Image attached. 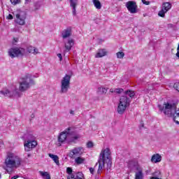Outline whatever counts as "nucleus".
Here are the masks:
<instances>
[{"instance_id": "25", "label": "nucleus", "mask_w": 179, "mask_h": 179, "mask_svg": "<svg viewBox=\"0 0 179 179\" xmlns=\"http://www.w3.org/2000/svg\"><path fill=\"white\" fill-rule=\"evenodd\" d=\"M83 162H85V158H82L80 157H77L75 159V162L76 163V164H82V163H83Z\"/></svg>"}, {"instance_id": "45", "label": "nucleus", "mask_w": 179, "mask_h": 179, "mask_svg": "<svg viewBox=\"0 0 179 179\" xmlns=\"http://www.w3.org/2000/svg\"><path fill=\"white\" fill-rule=\"evenodd\" d=\"M70 114H72V115H73V114H75V111L71 110V111H70Z\"/></svg>"}, {"instance_id": "5", "label": "nucleus", "mask_w": 179, "mask_h": 179, "mask_svg": "<svg viewBox=\"0 0 179 179\" xmlns=\"http://www.w3.org/2000/svg\"><path fill=\"white\" fill-rule=\"evenodd\" d=\"M35 85L34 80L31 79V76L30 74L26 75L21 79L20 82V92H26L28 89H30L31 86Z\"/></svg>"}, {"instance_id": "28", "label": "nucleus", "mask_w": 179, "mask_h": 179, "mask_svg": "<svg viewBox=\"0 0 179 179\" xmlns=\"http://www.w3.org/2000/svg\"><path fill=\"white\" fill-rule=\"evenodd\" d=\"M133 170H136V171H137V173H140V171H143L142 168H141L138 164H134Z\"/></svg>"}, {"instance_id": "18", "label": "nucleus", "mask_w": 179, "mask_h": 179, "mask_svg": "<svg viewBox=\"0 0 179 179\" xmlns=\"http://www.w3.org/2000/svg\"><path fill=\"white\" fill-rule=\"evenodd\" d=\"M78 5V0H70V6L73 8V15L76 16V6Z\"/></svg>"}, {"instance_id": "31", "label": "nucleus", "mask_w": 179, "mask_h": 179, "mask_svg": "<svg viewBox=\"0 0 179 179\" xmlns=\"http://www.w3.org/2000/svg\"><path fill=\"white\" fill-rule=\"evenodd\" d=\"M98 90L100 92V94H106V93H107V88L101 87L98 88Z\"/></svg>"}, {"instance_id": "16", "label": "nucleus", "mask_w": 179, "mask_h": 179, "mask_svg": "<svg viewBox=\"0 0 179 179\" xmlns=\"http://www.w3.org/2000/svg\"><path fill=\"white\" fill-rule=\"evenodd\" d=\"M72 36V28L68 27L66 29L63 30L62 32V37L63 40L68 38Z\"/></svg>"}, {"instance_id": "30", "label": "nucleus", "mask_w": 179, "mask_h": 179, "mask_svg": "<svg viewBox=\"0 0 179 179\" xmlns=\"http://www.w3.org/2000/svg\"><path fill=\"white\" fill-rule=\"evenodd\" d=\"M125 94H127V96H129L131 98L134 97V96H135V92L132 91V90H127L125 91Z\"/></svg>"}, {"instance_id": "33", "label": "nucleus", "mask_w": 179, "mask_h": 179, "mask_svg": "<svg viewBox=\"0 0 179 179\" xmlns=\"http://www.w3.org/2000/svg\"><path fill=\"white\" fill-rule=\"evenodd\" d=\"M124 92V90L122 88H116L115 89V93H117V94H121Z\"/></svg>"}, {"instance_id": "37", "label": "nucleus", "mask_w": 179, "mask_h": 179, "mask_svg": "<svg viewBox=\"0 0 179 179\" xmlns=\"http://www.w3.org/2000/svg\"><path fill=\"white\" fill-rule=\"evenodd\" d=\"M144 5H150V1H145V0H141Z\"/></svg>"}, {"instance_id": "35", "label": "nucleus", "mask_w": 179, "mask_h": 179, "mask_svg": "<svg viewBox=\"0 0 179 179\" xmlns=\"http://www.w3.org/2000/svg\"><path fill=\"white\" fill-rule=\"evenodd\" d=\"M13 5H17V3H20V0H10Z\"/></svg>"}, {"instance_id": "7", "label": "nucleus", "mask_w": 179, "mask_h": 179, "mask_svg": "<svg viewBox=\"0 0 179 179\" xmlns=\"http://www.w3.org/2000/svg\"><path fill=\"white\" fill-rule=\"evenodd\" d=\"M8 55L10 58H23L27 55L26 49L22 48H13L9 49Z\"/></svg>"}, {"instance_id": "46", "label": "nucleus", "mask_w": 179, "mask_h": 179, "mask_svg": "<svg viewBox=\"0 0 179 179\" xmlns=\"http://www.w3.org/2000/svg\"><path fill=\"white\" fill-rule=\"evenodd\" d=\"M0 145H3V141H0Z\"/></svg>"}, {"instance_id": "32", "label": "nucleus", "mask_w": 179, "mask_h": 179, "mask_svg": "<svg viewBox=\"0 0 179 179\" xmlns=\"http://www.w3.org/2000/svg\"><path fill=\"white\" fill-rule=\"evenodd\" d=\"M116 55H117V58L121 59L124 58V57L125 56V53H124V52H118L116 53Z\"/></svg>"}, {"instance_id": "21", "label": "nucleus", "mask_w": 179, "mask_h": 179, "mask_svg": "<svg viewBox=\"0 0 179 179\" xmlns=\"http://www.w3.org/2000/svg\"><path fill=\"white\" fill-rule=\"evenodd\" d=\"M49 157H50V159H52L55 163L57 165L59 166V157H58V155H55L54 154H48Z\"/></svg>"}, {"instance_id": "48", "label": "nucleus", "mask_w": 179, "mask_h": 179, "mask_svg": "<svg viewBox=\"0 0 179 179\" xmlns=\"http://www.w3.org/2000/svg\"><path fill=\"white\" fill-rule=\"evenodd\" d=\"M170 26H171V24H169V27H170Z\"/></svg>"}, {"instance_id": "12", "label": "nucleus", "mask_w": 179, "mask_h": 179, "mask_svg": "<svg viewBox=\"0 0 179 179\" xmlns=\"http://www.w3.org/2000/svg\"><path fill=\"white\" fill-rule=\"evenodd\" d=\"M82 155H83V148L78 147L73 149L69 156L71 159H76V157H79V156H82Z\"/></svg>"}, {"instance_id": "47", "label": "nucleus", "mask_w": 179, "mask_h": 179, "mask_svg": "<svg viewBox=\"0 0 179 179\" xmlns=\"http://www.w3.org/2000/svg\"><path fill=\"white\" fill-rule=\"evenodd\" d=\"M28 157H30V154H29V155H28Z\"/></svg>"}, {"instance_id": "13", "label": "nucleus", "mask_w": 179, "mask_h": 179, "mask_svg": "<svg viewBox=\"0 0 179 179\" xmlns=\"http://www.w3.org/2000/svg\"><path fill=\"white\" fill-rule=\"evenodd\" d=\"M126 8H127L130 13H136V9H138V6L136 5V2L134 1H129L126 3Z\"/></svg>"}, {"instance_id": "49", "label": "nucleus", "mask_w": 179, "mask_h": 179, "mask_svg": "<svg viewBox=\"0 0 179 179\" xmlns=\"http://www.w3.org/2000/svg\"><path fill=\"white\" fill-rule=\"evenodd\" d=\"M31 117H34V115H32V116Z\"/></svg>"}, {"instance_id": "38", "label": "nucleus", "mask_w": 179, "mask_h": 179, "mask_svg": "<svg viewBox=\"0 0 179 179\" xmlns=\"http://www.w3.org/2000/svg\"><path fill=\"white\" fill-rule=\"evenodd\" d=\"M7 19L12 20V19H13V15H12V14H9L7 17Z\"/></svg>"}, {"instance_id": "2", "label": "nucleus", "mask_w": 179, "mask_h": 179, "mask_svg": "<svg viewBox=\"0 0 179 179\" xmlns=\"http://www.w3.org/2000/svg\"><path fill=\"white\" fill-rule=\"evenodd\" d=\"M107 164V171H108V170H111L113 162H111V152L110 151V148H106L101 150L98 162H96L94 166L95 168L99 164V168L97 170V174L99 176L101 174V171H103L104 164Z\"/></svg>"}, {"instance_id": "52", "label": "nucleus", "mask_w": 179, "mask_h": 179, "mask_svg": "<svg viewBox=\"0 0 179 179\" xmlns=\"http://www.w3.org/2000/svg\"><path fill=\"white\" fill-rule=\"evenodd\" d=\"M59 1H62V0H59Z\"/></svg>"}, {"instance_id": "24", "label": "nucleus", "mask_w": 179, "mask_h": 179, "mask_svg": "<svg viewBox=\"0 0 179 179\" xmlns=\"http://www.w3.org/2000/svg\"><path fill=\"white\" fill-rule=\"evenodd\" d=\"M39 173L41 176H43V178L51 179V176H50V173H48V172L39 171Z\"/></svg>"}, {"instance_id": "23", "label": "nucleus", "mask_w": 179, "mask_h": 179, "mask_svg": "<svg viewBox=\"0 0 179 179\" xmlns=\"http://www.w3.org/2000/svg\"><path fill=\"white\" fill-rule=\"evenodd\" d=\"M94 6H95L96 9H101V3L99 0H92Z\"/></svg>"}, {"instance_id": "43", "label": "nucleus", "mask_w": 179, "mask_h": 179, "mask_svg": "<svg viewBox=\"0 0 179 179\" xmlns=\"http://www.w3.org/2000/svg\"><path fill=\"white\" fill-rule=\"evenodd\" d=\"M150 179H162V178H157V177H151Z\"/></svg>"}, {"instance_id": "40", "label": "nucleus", "mask_w": 179, "mask_h": 179, "mask_svg": "<svg viewBox=\"0 0 179 179\" xmlns=\"http://www.w3.org/2000/svg\"><path fill=\"white\" fill-rule=\"evenodd\" d=\"M57 57L59 58L60 61H62V55L59 53L57 54Z\"/></svg>"}, {"instance_id": "29", "label": "nucleus", "mask_w": 179, "mask_h": 179, "mask_svg": "<svg viewBox=\"0 0 179 179\" xmlns=\"http://www.w3.org/2000/svg\"><path fill=\"white\" fill-rule=\"evenodd\" d=\"M152 177H157V178H162V172L160 171H156L152 173Z\"/></svg>"}, {"instance_id": "34", "label": "nucleus", "mask_w": 179, "mask_h": 179, "mask_svg": "<svg viewBox=\"0 0 179 179\" xmlns=\"http://www.w3.org/2000/svg\"><path fill=\"white\" fill-rule=\"evenodd\" d=\"M93 146H94L93 142L89 141L88 143H87V148H88L89 149L93 148Z\"/></svg>"}, {"instance_id": "26", "label": "nucleus", "mask_w": 179, "mask_h": 179, "mask_svg": "<svg viewBox=\"0 0 179 179\" xmlns=\"http://www.w3.org/2000/svg\"><path fill=\"white\" fill-rule=\"evenodd\" d=\"M135 179H143V172H136Z\"/></svg>"}, {"instance_id": "20", "label": "nucleus", "mask_w": 179, "mask_h": 179, "mask_svg": "<svg viewBox=\"0 0 179 179\" xmlns=\"http://www.w3.org/2000/svg\"><path fill=\"white\" fill-rule=\"evenodd\" d=\"M105 55H107V51H106V49H100L95 55V58H103Z\"/></svg>"}, {"instance_id": "42", "label": "nucleus", "mask_w": 179, "mask_h": 179, "mask_svg": "<svg viewBox=\"0 0 179 179\" xmlns=\"http://www.w3.org/2000/svg\"><path fill=\"white\" fill-rule=\"evenodd\" d=\"M18 178H19V176H15L12 177L11 179H17Z\"/></svg>"}, {"instance_id": "39", "label": "nucleus", "mask_w": 179, "mask_h": 179, "mask_svg": "<svg viewBox=\"0 0 179 179\" xmlns=\"http://www.w3.org/2000/svg\"><path fill=\"white\" fill-rule=\"evenodd\" d=\"M90 173L94 174V168H90Z\"/></svg>"}, {"instance_id": "11", "label": "nucleus", "mask_w": 179, "mask_h": 179, "mask_svg": "<svg viewBox=\"0 0 179 179\" xmlns=\"http://www.w3.org/2000/svg\"><path fill=\"white\" fill-rule=\"evenodd\" d=\"M67 174L69 176L67 177V179H84L85 176L82 172H73L72 173V168L68 167L66 169Z\"/></svg>"}, {"instance_id": "4", "label": "nucleus", "mask_w": 179, "mask_h": 179, "mask_svg": "<svg viewBox=\"0 0 179 179\" xmlns=\"http://www.w3.org/2000/svg\"><path fill=\"white\" fill-rule=\"evenodd\" d=\"M21 163L22 160L19 157L13 153H9L7 155L5 159L4 164L6 166H4L3 169L6 170L7 173H12V169H13V167H19Z\"/></svg>"}, {"instance_id": "36", "label": "nucleus", "mask_w": 179, "mask_h": 179, "mask_svg": "<svg viewBox=\"0 0 179 179\" xmlns=\"http://www.w3.org/2000/svg\"><path fill=\"white\" fill-rule=\"evenodd\" d=\"M173 87L174 89H176V90H177L178 92H179V83H176L173 85Z\"/></svg>"}, {"instance_id": "1", "label": "nucleus", "mask_w": 179, "mask_h": 179, "mask_svg": "<svg viewBox=\"0 0 179 179\" xmlns=\"http://www.w3.org/2000/svg\"><path fill=\"white\" fill-rule=\"evenodd\" d=\"M158 108L164 115L173 118L174 122L179 125V108L177 109L176 103L164 102L163 105H158Z\"/></svg>"}, {"instance_id": "9", "label": "nucleus", "mask_w": 179, "mask_h": 179, "mask_svg": "<svg viewBox=\"0 0 179 179\" xmlns=\"http://www.w3.org/2000/svg\"><path fill=\"white\" fill-rule=\"evenodd\" d=\"M24 137L28 139L27 143L24 144L25 150L26 152H30L31 149H34L37 146V142L34 141V138L31 134L25 135Z\"/></svg>"}, {"instance_id": "6", "label": "nucleus", "mask_w": 179, "mask_h": 179, "mask_svg": "<svg viewBox=\"0 0 179 179\" xmlns=\"http://www.w3.org/2000/svg\"><path fill=\"white\" fill-rule=\"evenodd\" d=\"M131 103V99L128 98L127 96H122L120 99V102L117 106V111L118 114H124L125 113V110H127V107H129V104Z\"/></svg>"}, {"instance_id": "44", "label": "nucleus", "mask_w": 179, "mask_h": 179, "mask_svg": "<svg viewBox=\"0 0 179 179\" xmlns=\"http://www.w3.org/2000/svg\"><path fill=\"white\" fill-rule=\"evenodd\" d=\"M176 57L179 58V50H177Z\"/></svg>"}, {"instance_id": "17", "label": "nucleus", "mask_w": 179, "mask_h": 179, "mask_svg": "<svg viewBox=\"0 0 179 179\" xmlns=\"http://www.w3.org/2000/svg\"><path fill=\"white\" fill-rule=\"evenodd\" d=\"M27 54H38V49L33 47V46H29L27 48V50H25Z\"/></svg>"}, {"instance_id": "41", "label": "nucleus", "mask_w": 179, "mask_h": 179, "mask_svg": "<svg viewBox=\"0 0 179 179\" xmlns=\"http://www.w3.org/2000/svg\"><path fill=\"white\" fill-rule=\"evenodd\" d=\"M110 93H115V89L111 88V89L110 90Z\"/></svg>"}, {"instance_id": "53", "label": "nucleus", "mask_w": 179, "mask_h": 179, "mask_svg": "<svg viewBox=\"0 0 179 179\" xmlns=\"http://www.w3.org/2000/svg\"><path fill=\"white\" fill-rule=\"evenodd\" d=\"M26 1H29V0H26Z\"/></svg>"}, {"instance_id": "3", "label": "nucleus", "mask_w": 179, "mask_h": 179, "mask_svg": "<svg viewBox=\"0 0 179 179\" xmlns=\"http://www.w3.org/2000/svg\"><path fill=\"white\" fill-rule=\"evenodd\" d=\"M79 138H80V135L76 133V131H75L73 127H69L66 129L64 131L60 133L58 136V141L60 143H64L66 139L70 143H75V142H76Z\"/></svg>"}, {"instance_id": "50", "label": "nucleus", "mask_w": 179, "mask_h": 179, "mask_svg": "<svg viewBox=\"0 0 179 179\" xmlns=\"http://www.w3.org/2000/svg\"><path fill=\"white\" fill-rule=\"evenodd\" d=\"M142 127H143V124H142Z\"/></svg>"}, {"instance_id": "22", "label": "nucleus", "mask_w": 179, "mask_h": 179, "mask_svg": "<svg viewBox=\"0 0 179 179\" xmlns=\"http://www.w3.org/2000/svg\"><path fill=\"white\" fill-rule=\"evenodd\" d=\"M162 9H164V10L168 12V10H170L171 9V4L170 3V2H166L162 3Z\"/></svg>"}, {"instance_id": "14", "label": "nucleus", "mask_w": 179, "mask_h": 179, "mask_svg": "<svg viewBox=\"0 0 179 179\" xmlns=\"http://www.w3.org/2000/svg\"><path fill=\"white\" fill-rule=\"evenodd\" d=\"M65 50L64 52H69L72 50V47L75 45V40L72 38H69L66 41H64Z\"/></svg>"}, {"instance_id": "51", "label": "nucleus", "mask_w": 179, "mask_h": 179, "mask_svg": "<svg viewBox=\"0 0 179 179\" xmlns=\"http://www.w3.org/2000/svg\"><path fill=\"white\" fill-rule=\"evenodd\" d=\"M0 178H1V174H0Z\"/></svg>"}, {"instance_id": "10", "label": "nucleus", "mask_w": 179, "mask_h": 179, "mask_svg": "<svg viewBox=\"0 0 179 179\" xmlns=\"http://www.w3.org/2000/svg\"><path fill=\"white\" fill-rule=\"evenodd\" d=\"M26 13L24 11H20L15 14V23L20 26H24L26 23Z\"/></svg>"}, {"instance_id": "19", "label": "nucleus", "mask_w": 179, "mask_h": 179, "mask_svg": "<svg viewBox=\"0 0 179 179\" xmlns=\"http://www.w3.org/2000/svg\"><path fill=\"white\" fill-rule=\"evenodd\" d=\"M152 163H160L162 162V155L159 154H155L152 156L151 158Z\"/></svg>"}, {"instance_id": "27", "label": "nucleus", "mask_w": 179, "mask_h": 179, "mask_svg": "<svg viewBox=\"0 0 179 179\" xmlns=\"http://www.w3.org/2000/svg\"><path fill=\"white\" fill-rule=\"evenodd\" d=\"M166 13H167V11L162 8L161 10H159L158 13V16H159L160 17H165Z\"/></svg>"}, {"instance_id": "8", "label": "nucleus", "mask_w": 179, "mask_h": 179, "mask_svg": "<svg viewBox=\"0 0 179 179\" xmlns=\"http://www.w3.org/2000/svg\"><path fill=\"white\" fill-rule=\"evenodd\" d=\"M71 75L66 74L61 80L60 93H68L71 87Z\"/></svg>"}, {"instance_id": "15", "label": "nucleus", "mask_w": 179, "mask_h": 179, "mask_svg": "<svg viewBox=\"0 0 179 179\" xmlns=\"http://www.w3.org/2000/svg\"><path fill=\"white\" fill-rule=\"evenodd\" d=\"M0 94H3L5 97H13V96H17L20 97L19 92L16 90L13 91H9L8 90H3L0 92Z\"/></svg>"}]
</instances>
